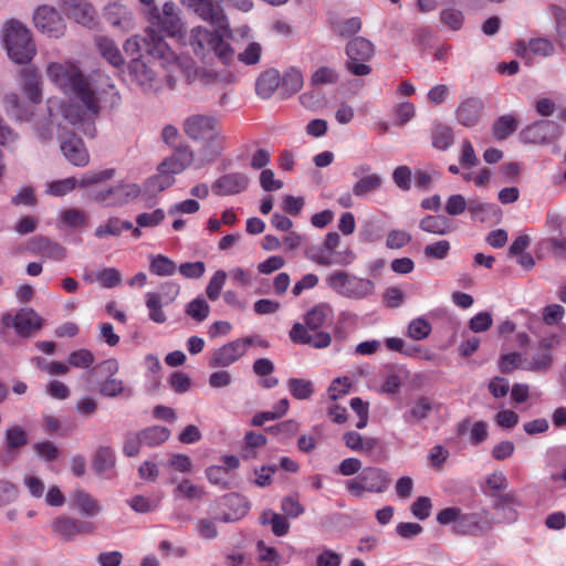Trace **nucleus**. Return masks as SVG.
Wrapping results in <instances>:
<instances>
[{
    "mask_svg": "<svg viewBox=\"0 0 566 566\" xmlns=\"http://www.w3.org/2000/svg\"><path fill=\"white\" fill-rule=\"evenodd\" d=\"M287 387L291 395L298 400L308 399L314 392L313 382L302 378H290Z\"/></svg>",
    "mask_w": 566,
    "mask_h": 566,
    "instance_id": "obj_48",
    "label": "nucleus"
},
{
    "mask_svg": "<svg viewBox=\"0 0 566 566\" xmlns=\"http://www.w3.org/2000/svg\"><path fill=\"white\" fill-rule=\"evenodd\" d=\"M432 331L431 324L423 317L412 319L407 329V335L413 340L426 339Z\"/></svg>",
    "mask_w": 566,
    "mask_h": 566,
    "instance_id": "obj_54",
    "label": "nucleus"
},
{
    "mask_svg": "<svg viewBox=\"0 0 566 566\" xmlns=\"http://www.w3.org/2000/svg\"><path fill=\"white\" fill-rule=\"evenodd\" d=\"M115 465L114 451L108 447H101L94 457L93 467L97 472H106Z\"/></svg>",
    "mask_w": 566,
    "mask_h": 566,
    "instance_id": "obj_53",
    "label": "nucleus"
},
{
    "mask_svg": "<svg viewBox=\"0 0 566 566\" xmlns=\"http://www.w3.org/2000/svg\"><path fill=\"white\" fill-rule=\"evenodd\" d=\"M95 45L101 56L104 60H106L112 66L116 69H120L124 66V56L113 39L106 35H98L95 38Z\"/></svg>",
    "mask_w": 566,
    "mask_h": 566,
    "instance_id": "obj_30",
    "label": "nucleus"
},
{
    "mask_svg": "<svg viewBox=\"0 0 566 566\" xmlns=\"http://www.w3.org/2000/svg\"><path fill=\"white\" fill-rule=\"evenodd\" d=\"M139 432H140V437H142L144 446H148V447H156L158 444H161L170 436V431L167 428L161 427V426H153V427L146 428Z\"/></svg>",
    "mask_w": 566,
    "mask_h": 566,
    "instance_id": "obj_46",
    "label": "nucleus"
},
{
    "mask_svg": "<svg viewBox=\"0 0 566 566\" xmlns=\"http://www.w3.org/2000/svg\"><path fill=\"white\" fill-rule=\"evenodd\" d=\"M61 150L65 158L74 166L84 167L90 161V155L83 140L74 134L69 138L62 139Z\"/></svg>",
    "mask_w": 566,
    "mask_h": 566,
    "instance_id": "obj_27",
    "label": "nucleus"
},
{
    "mask_svg": "<svg viewBox=\"0 0 566 566\" xmlns=\"http://www.w3.org/2000/svg\"><path fill=\"white\" fill-rule=\"evenodd\" d=\"M181 61H189L190 67L188 70L176 71L174 67H170L168 73L166 74V82L169 88H175L178 82V78L184 75L186 80L191 82H198L201 86L222 91L227 85L234 82V76L232 73L228 71L217 72L212 69L207 67H197L192 59L187 56H178Z\"/></svg>",
    "mask_w": 566,
    "mask_h": 566,
    "instance_id": "obj_5",
    "label": "nucleus"
},
{
    "mask_svg": "<svg viewBox=\"0 0 566 566\" xmlns=\"http://www.w3.org/2000/svg\"><path fill=\"white\" fill-rule=\"evenodd\" d=\"M2 35L9 57L18 64H27L36 54V46L31 31L18 20L3 24Z\"/></svg>",
    "mask_w": 566,
    "mask_h": 566,
    "instance_id": "obj_4",
    "label": "nucleus"
},
{
    "mask_svg": "<svg viewBox=\"0 0 566 566\" xmlns=\"http://www.w3.org/2000/svg\"><path fill=\"white\" fill-rule=\"evenodd\" d=\"M562 135L560 126L553 120H539L524 130L523 136L532 143H549Z\"/></svg>",
    "mask_w": 566,
    "mask_h": 566,
    "instance_id": "obj_23",
    "label": "nucleus"
},
{
    "mask_svg": "<svg viewBox=\"0 0 566 566\" xmlns=\"http://www.w3.org/2000/svg\"><path fill=\"white\" fill-rule=\"evenodd\" d=\"M419 228L428 233L444 235L452 231V222L444 216L429 214L419 222Z\"/></svg>",
    "mask_w": 566,
    "mask_h": 566,
    "instance_id": "obj_37",
    "label": "nucleus"
},
{
    "mask_svg": "<svg viewBox=\"0 0 566 566\" xmlns=\"http://www.w3.org/2000/svg\"><path fill=\"white\" fill-rule=\"evenodd\" d=\"M52 534L64 542H72L80 535L93 534L95 524L87 521H78L67 515H59L51 522Z\"/></svg>",
    "mask_w": 566,
    "mask_h": 566,
    "instance_id": "obj_14",
    "label": "nucleus"
},
{
    "mask_svg": "<svg viewBox=\"0 0 566 566\" xmlns=\"http://www.w3.org/2000/svg\"><path fill=\"white\" fill-rule=\"evenodd\" d=\"M210 24L214 28L213 31L201 25L192 28L188 36V44L195 55L202 61L216 56L223 64L230 65L235 59V53L229 43L232 38L229 21Z\"/></svg>",
    "mask_w": 566,
    "mask_h": 566,
    "instance_id": "obj_2",
    "label": "nucleus"
},
{
    "mask_svg": "<svg viewBox=\"0 0 566 566\" xmlns=\"http://www.w3.org/2000/svg\"><path fill=\"white\" fill-rule=\"evenodd\" d=\"M281 84L287 94L298 92L303 86V75L301 71L295 67H291L284 73L281 78Z\"/></svg>",
    "mask_w": 566,
    "mask_h": 566,
    "instance_id": "obj_56",
    "label": "nucleus"
},
{
    "mask_svg": "<svg viewBox=\"0 0 566 566\" xmlns=\"http://www.w3.org/2000/svg\"><path fill=\"white\" fill-rule=\"evenodd\" d=\"M181 2L209 23L228 21L223 10L216 6L212 0H181Z\"/></svg>",
    "mask_w": 566,
    "mask_h": 566,
    "instance_id": "obj_25",
    "label": "nucleus"
},
{
    "mask_svg": "<svg viewBox=\"0 0 566 566\" xmlns=\"http://www.w3.org/2000/svg\"><path fill=\"white\" fill-rule=\"evenodd\" d=\"M389 485L388 473L378 467L364 468L355 478L345 482L347 492L356 497H361L365 493H384Z\"/></svg>",
    "mask_w": 566,
    "mask_h": 566,
    "instance_id": "obj_10",
    "label": "nucleus"
},
{
    "mask_svg": "<svg viewBox=\"0 0 566 566\" xmlns=\"http://www.w3.org/2000/svg\"><path fill=\"white\" fill-rule=\"evenodd\" d=\"M374 44L365 38L357 36L348 42L346 46V70L356 76H366L371 72L367 64L374 56Z\"/></svg>",
    "mask_w": 566,
    "mask_h": 566,
    "instance_id": "obj_12",
    "label": "nucleus"
},
{
    "mask_svg": "<svg viewBox=\"0 0 566 566\" xmlns=\"http://www.w3.org/2000/svg\"><path fill=\"white\" fill-rule=\"evenodd\" d=\"M74 506L88 517L98 515L102 511V505L90 493L84 490H77L72 496Z\"/></svg>",
    "mask_w": 566,
    "mask_h": 566,
    "instance_id": "obj_36",
    "label": "nucleus"
},
{
    "mask_svg": "<svg viewBox=\"0 0 566 566\" xmlns=\"http://www.w3.org/2000/svg\"><path fill=\"white\" fill-rule=\"evenodd\" d=\"M193 160V153L188 147L178 148L170 157L166 158L158 167L172 177L182 172Z\"/></svg>",
    "mask_w": 566,
    "mask_h": 566,
    "instance_id": "obj_29",
    "label": "nucleus"
},
{
    "mask_svg": "<svg viewBox=\"0 0 566 566\" xmlns=\"http://www.w3.org/2000/svg\"><path fill=\"white\" fill-rule=\"evenodd\" d=\"M98 391L102 396L109 398H114L120 395H132V390L126 388L120 379L113 377H107L106 380L101 382Z\"/></svg>",
    "mask_w": 566,
    "mask_h": 566,
    "instance_id": "obj_49",
    "label": "nucleus"
},
{
    "mask_svg": "<svg viewBox=\"0 0 566 566\" xmlns=\"http://www.w3.org/2000/svg\"><path fill=\"white\" fill-rule=\"evenodd\" d=\"M439 406L429 397H418L411 405L403 419L408 423H418L426 420L432 411H437Z\"/></svg>",
    "mask_w": 566,
    "mask_h": 566,
    "instance_id": "obj_31",
    "label": "nucleus"
},
{
    "mask_svg": "<svg viewBox=\"0 0 566 566\" xmlns=\"http://www.w3.org/2000/svg\"><path fill=\"white\" fill-rule=\"evenodd\" d=\"M147 29H154L155 33H163L179 41L186 39V24L181 18V10L172 2L167 1L161 8L151 6L146 10Z\"/></svg>",
    "mask_w": 566,
    "mask_h": 566,
    "instance_id": "obj_7",
    "label": "nucleus"
},
{
    "mask_svg": "<svg viewBox=\"0 0 566 566\" xmlns=\"http://www.w3.org/2000/svg\"><path fill=\"white\" fill-rule=\"evenodd\" d=\"M130 76L146 92L160 88V80L155 72L140 59H133L129 65Z\"/></svg>",
    "mask_w": 566,
    "mask_h": 566,
    "instance_id": "obj_21",
    "label": "nucleus"
},
{
    "mask_svg": "<svg viewBox=\"0 0 566 566\" xmlns=\"http://www.w3.org/2000/svg\"><path fill=\"white\" fill-rule=\"evenodd\" d=\"M60 8L69 19L83 27L96 25V11L86 0H60Z\"/></svg>",
    "mask_w": 566,
    "mask_h": 566,
    "instance_id": "obj_16",
    "label": "nucleus"
},
{
    "mask_svg": "<svg viewBox=\"0 0 566 566\" xmlns=\"http://www.w3.org/2000/svg\"><path fill=\"white\" fill-rule=\"evenodd\" d=\"M28 442L27 432L23 428L14 426L6 431V444L9 450L19 449Z\"/></svg>",
    "mask_w": 566,
    "mask_h": 566,
    "instance_id": "obj_62",
    "label": "nucleus"
},
{
    "mask_svg": "<svg viewBox=\"0 0 566 566\" xmlns=\"http://www.w3.org/2000/svg\"><path fill=\"white\" fill-rule=\"evenodd\" d=\"M553 365V355L546 349L538 347V350L530 357H524L523 370L545 374Z\"/></svg>",
    "mask_w": 566,
    "mask_h": 566,
    "instance_id": "obj_35",
    "label": "nucleus"
},
{
    "mask_svg": "<svg viewBox=\"0 0 566 566\" xmlns=\"http://www.w3.org/2000/svg\"><path fill=\"white\" fill-rule=\"evenodd\" d=\"M49 80L76 104L61 107L63 117L76 125L96 117L103 107L118 105L120 95L108 75L96 72L86 77L73 61L51 62L46 66Z\"/></svg>",
    "mask_w": 566,
    "mask_h": 566,
    "instance_id": "obj_1",
    "label": "nucleus"
},
{
    "mask_svg": "<svg viewBox=\"0 0 566 566\" xmlns=\"http://www.w3.org/2000/svg\"><path fill=\"white\" fill-rule=\"evenodd\" d=\"M494 523L495 521L486 510L475 513H463L459 524V534L481 536L490 532Z\"/></svg>",
    "mask_w": 566,
    "mask_h": 566,
    "instance_id": "obj_17",
    "label": "nucleus"
},
{
    "mask_svg": "<svg viewBox=\"0 0 566 566\" xmlns=\"http://www.w3.org/2000/svg\"><path fill=\"white\" fill-rule=\"evenodd\" d=\"M124 51L134 59H139L143 52L159 60L160 65L168 73L170 67L176 71L188 70L191 66L189 61H181L171 50L164 38L155 33L154 29H146V35H133L124 43Z\"/></svg>",
    "mask_w": 566,
    "mask_h": 566,
    "instance_id": "obj_3",
    "label": "nucleus"
},
{
    "mask_svg": "<svg viewBox=\"0 0 566 566\" xmlns=\"http://www.w3.org/2000/svg\"><path fill=\"white\" fill-rule=\"evenodd\" d=\"M149 270L158 276H170L175 274L177 265L164 254H151L149 255Z\"/></svg>",
    "mask_w": 566,
    "mask_h": 566,
    "instance_id": "obj_44",
    "label": "nucleus"
},
{
    "mask_svg": "<svg viewBox=\"0 0 566 566\" xmlns=\"http://www.w3.org/2000/svg\"><path fill=\"white\" fill-rule=\"evenodd\" d=\"M227 273L223 270H218L212 277L210 279L207 287L206 294L210 301L218 300L220 292L226 283Z\"/></svg>",
    "mask_w": 566,
    "mask_h": 566,
    "instance_id": "obj_64",
    "label": "nucleus"
},
{
    "mask_svg": "<svg viewBox=\"0 0 566 566\" xmlns=\"http://www.w3.org/2000/svg\"><path fill=\"white\" fill-rule=\"evenodd\" d=\"M281 84V77L277 71L269 70L260 75L256 81V93L262 98H269Z\"/></svg>",
    "mask_w": 566,
    "mask_h": 566,
    "instance_id": "obj_39",
    "label": "nucleus"
},
{
    "mask_svg": "<svg viewBox=\"0 0 566 566\" xmlns=\"http://www.w3.org/2000/svg\"><path fill=\"white\" fill-rule=\"evenodd\" d=\"M339 244V234L337 232H328L319 245L312 247L305 251V256L322 266H347L356 260V254L350 248L338 250Z\"/></svg>",
    "mask_w": 566,
    "mask_h": 566,
    "instance_id": "obj_8",
    "label": "nucleus"
},
{
    "mask_svg": "<svg viewBox=\"0 0 566 566\" xmlns=\"http://www.w3.org/2000/svg\"><path fill=\"white\" fill-rule=\"evenodd\" d=\"M34 27L49 38L59 39L64 35L66 24L60 12L50 6H40L33 13Z\"/></svg>",
    "mask_w": 566,
    "mask_h": 566,
    "instance_id": "obj_15",
    "label": "nucleus"
},
{
    "mask_svg": "<svg viewBox=\"0 0 566 566\" xmlns=\"http://www.w3.org/2000/svg\"><path fill=\"white\" fill-rule=\"evenodd\" d=\"M130 229H133L130 221L122 220L118 217H111L95 229L94 235L98 239L119 237L124 231H129Z\"/></svg>",
    "mask_w": 566,
    "mask_h": 566,
    "instance_id": "obj_34",
    "label": "nucleus"
},
{
    "mask_svg": "<svg viewBox=\"0 0 566 566\" xmlns=\"http://www.w3.org/2000/svg\"><path fill=\"white\" fill-rule=\"evenodd\" d=\"M450 250V242L448 240H440L426 245L423 249V254L429 259L443 260L449 255Z\"/></svg>",
    "mask_w": 566,
    "mask_h": 566,
    "instance_id": "obj_63",
    "label": "nucleus"
},
{
    "mask_svg": "<svg viewBox=\"0 0 566 566\" xmlns=\"http://www.w3.org/2000/svg\"><path fill=\"white\" fill-rule=\"evenodd\" d=\"M244 355V344L237 338L213 350L209 359V366L211 368H227Z\"/></svg>",
    "mask_w": 566,
    "mask_h": 566,
    "instance_id": "obj_18",
    "label": "nucleus"
},
{
    "mask_svg": "<svg viewBox=\"0 0 566 566\" xmlns=\"http://www.w3.org/2000/svg\"><path fill=\"white\" fill-rule=\"evenodd\" d=\"M325 285L336 295L361 301L375 294L376 284L367 277H361L344 270H334L325 277Z\"/></svg>",
    "mask_w": 566,
    "mask_h": 566,
    "instance_id": "obj_6",
    "label": "nucleus"
},
{
    "mask_svg": "<svg viewBox=\"0 0 566 566\" xmlns=\"http://www.w3.org/2000/svg\"><path fill=\"white\" fill-rule=\"evenodd\" d=\"M509 481L506 475L502 471H494L486 476L483 491L488 496L495 499L496 495H501V492L505 491Z\"/></svg>",
    "mask_w": 566,
    "mask_h": 566,
    "instance_id": "obj_45",
    "label": "nucleus"
},
{
    "mask_svg": "<svg viewBox=\"0 0 566 566\" xmlns=\"http://www.w3.org/2000/svg\"><path fill=\"white\" fill-rule=\"evenodd\" d=\"M31 251L53 261H63L66 255V249L55 241L48 238H38L31 244Z\"/></svg>",
    "mask_w": 566,
    "mask_h": 566,
    "instance_id": "obj_32",
    "label": "nucleus"
},
{
    "mask_svg": "<svg viewBox=\"0 0 566 566\" xmlns=\"http://www.w3.org/2000/svg\"><path fill=\"white\" fill-rule=\"evenodd\" d=\"M343 441L347 448L356 452H371L377 446V439L364 438L356 431H348L343 436Z\"/></svg>",
    "mask_w": 566,
    "mask_h": 566,
    "instance_id": "obj_40",
    "label": "nucleus"
},
{
    "mask_svg": "<svg viewBox=\"0 0 566 566\" xmlns=\"http://www.w3.org/2000/svg\"><path fill=\"white\" fill-rule=\"evenodd\" d=\"M522 502L514 490L504 492L496 495L493 501L492 507L501 514L499 522L513 523L517 520L518 513L516 507L521 506Z\"/></svg>",
    "mask_w": 566,
    "mask_h": 566,
    "instance_id": "obj_22",
    "label": "nucleus"
},
{
    "mask_svg": "<svg viewBox=\"0 0 566 566\" xmlns=\"http://www.w3.org/2000/svg\"><path fill=\"white\" fill-rule=\"evenodd\" d=\"M249 186V178L242 172H230L219 177L211 186L218 196H233L244 191Z\"/></svg>",
    "mask_w": 566,
    "mask_h": 566,
    "instance_id": "obj_20",
    "label": "nucleus"
},
{
    "mask_svg": "<svg viewBox=\"0 0 566 566\" xmlns=\"http://www.w3.org/2000/svg\"><path fill=\"white\" fill-rule=\"evenodd\" d=\"M77 186V179L69 177L46 184V193L53 197H62L71 192Z\"/></svg>",
    "mask_w": 566,
    "mask_h": 566,
    "instance_id": "obj_55",
    "label": "nucleus"
},
{
    "mask_svg": "<svg viewBox=\"0 0 566 566\" xmlns=\"http://www.w3.org/2000/svg\"><path fill=\"white\" fill-rule=\"evenodd\" d=\"M61 221L71 228H84L88 224V216L84 210L70 208L61 211Z\"/></svg>",
    "mask_w": 566,
    "mask_h": 566,
    "instance_id": "obj_52",
    "label": "nucleus"
},
{
    "mask_svg": "<svg viewBox=\"0 0 566 566\" xmlns=\"http://www.w3.org/2000/svg\"><path fill=\"white\" fill-rule=\"evenodd\" d=\"M368 165L355 167L353 175L357 181L353 186V195L365 197L368 193L377 191L382 185V178L378 174H371Z\"/></svg>",
    "mask_w": 566,
    "mask_h": 566,
    "instance_id": "obj_19",
    "label": "nucleus"
},
{
    "mask_svg": "<svg viewBox=\"0 0 566 566\" xmlns=\"http://www.w3.org/2000/svg\"><path fill=\"white\" fill-rule=\"evenodd\" d=\"M142 193L139 185L129 181H119L113 187L92 191L91 198L98 205L107 208H118L128 205Z\"/></svg>",
    "mask_w": 566,
    "mask_h": 566,
    "instance_id": "obj_11",
    "label": "nucleus"
},
{
    "mask_svg": "<svg viewBox=\"0 0 566 566\" xmlns=\"http://www.w3.org/2000/svg\"><path fill=\"white\" fill-rule=\"evenodd\" d=\"M114 175H115V170L112 168L99 170V171H88V172L84 174L80 180H77V186L83 188V187H88L92 185L105 182V181L112 179L114 177Z\"/></svg>",
    "mask_w": 566,
    "mask_h": 566,
    "instance_id": "obj_60",
    "label": "nucleus"
},
{
    "mask_svg": "<svg viewBox=\"0 0 566 566\" xmlns=\"http://www.w3.org/2000/svg\"><path fill=\"white\" fill-rule=\"evenodd\" d=\"M185 134L192 140L202 142L208 147L221 150L224 144L219 120L208 114H193L188 116L182 124Z\"/></svg>",
    "mask_w": 566,
    "mask_h": 566,
    "instance_id": "obj_9",
    "label": "nucleus"
},
{
    "mask_svg": "<svg viewBox=\"0 0 566 566\" xmlns=\"http://www.w3.org/2000/svg\"><path fill=\"white\" fill-rule=\"evenodd\" d=\"M290 337L294 343L308 344L314 348H325L331 344V335L325 332H310L304 325L295 323L290 331Z\"/></svg>",
    "mask_w": 566,
    "mask_h": 566,
    "instance_id": "obj_24",
    "label": "nucleus"
},
{
    "mask_svg": "<svg viewBox=\"0 0 566 566\" xmlns=\"http://www.w3.org/2000/svg\"><path fill=\"white\" fill-rule=\"evenodd\" d=\"M160 503V497H146L136 495L128 501V505L137 513H149L155 511Z\"/></svg>",
    "mask_w": 566,
    "mask_h": 566,
    "instance_id": "obj_61",
    "label": "nucleus"
},
{
    "mask_svg": "<svg viewBox=\"0 0 566 566\" xmlns=\"http://www.w3.org/2000/svg\"><path fill=\"white\" fill-rule=\"evenodd\" d=\"M260 521L263 525H270L272 533L276 536H284L290 530L286 517L271 510L264 511L260 516Z\"/></svg>",
    "mask_w": 566,
    "mask_h": 566,
    "instance_id": "obj_43",
    "label": "nucleus"
},
{
    "mask_svg": "<svg viewBox=\"0 0 566 566\" xmlns=\"http://www.w3.org/2000/svg\"><path fill=\"white\" fill-rule=\"evenodd\" d=\"M44 319L31 307L20 308L13 316L6 313L1 316L3 327H13L21 337H29L39 332L43 326Z\"/></svg>",
    "mask_w": 566,
    "mask_h": 566,
    "instance_id": "obj_13",
    "label": "nucleus"
},
{
    "mask_svg": "<svg viewBox=\"0 0 566 566\" xmlns=\"http://www.w3.org/2000/svg\"><path fill=\"white\" fill-rule=\"evenodd\" d=\"M332 313L333 308L327 303H319L315 305L305 315V327L310 331L318 329L332 316Z\"/></svg>",
    "mask_w": 566,
    "mask_h": 566,
    "instance_id": "obj_38",
    "label": "nucleus"
},
{
    "mask_svg": "<svg viewBox=\"0 0 566 566\" xmlns=\"http://www.w3.org/2000/svg\"><path fill=\"white\" fill-rule=\"evenodd\" d=\"M22 88L28 98L33 103L41 99V78L35 67H25L21 71Z\"/></svg>",
    "mask_w": 566,
    "mask_h": 566,
    "instance_id": "obj_33",
    "label": "nucleus"
},
{
    "mask_svg": "<svg viewBox=\"0 0 566 566\" xmlns=\"http://www.w3.org/2000/svg\"><path fill=\"white\" fill-rule=\"evenodd\" d=\"M459 165L464 169H470L479 165L480 159L474 147L469 139H463L459 146Z\"/></svg>",
    "mask_w": 566,
    "mask_h": 566,
    "instance_id": "obj_50",
    "label": "nucleus"
},
{
    "mask_svg": "<svg viewBox=\"0 0 566 566\" xmlns=\"http://www.w3.org/2000/svg\"><path fill=\"white\" fill-rule=\"evenodd\" d=\"M145 304L148 310L149 319L157 323L164 324L167 321V316L163 310L165 302L163 296L155 292H147L145 295Z\"/></svg>",
    "mask_w": 566,
    "mask_h": 566,
    "instance_id": "obj_42",
    "label": "nucleus"
},
{
    "mask_svg": "<svg viewBox=\"0 0 566 566\" xmlns=\"http://www.w3.org/2000/svg\"><path fill=\"white\" fill-rule=\"evenodd\" d=\"M483 108L484 105L480 98H467L457 108V119L465 127L475 126L483 114Z\"/></svg>",
    "mask_w": 566,
    "mask_h": 566,
    "instance_id": "obj_28",
    "label": "nucleus"
},
{
    "mask_svg": "<svg viewBox=\"0 0 566 566\" xmlns=\"http://www.w3.org/2000/svg\"><path fill=\"white\" fill-rule=\"evenodd\" d=\"M338 81V73L329 66L318 67L311 76L312 86L335 84Z\"/></svg>",
    "mask_w": 566,
    "mask_h": 566,
    "instance_id": "obj_59",
    "label": "nucleus"
},
{
    "mask_svg": "<svg viewBox=\"0 0 566 566\" xmlns=\"http://www.w3.org/2000/svg\"><path fill=\"white\" fill-rule=\"evenodd\" d=\"M105 19L115 29L128 32L135 28V18L132 10L118 3H109L105 8Z\"/></svg>",
    "mask_w": 566,
    "mask_h": 566,
    "instance_id": "obj_26",
    "label": "nucleus"
},
{
    "mask_svg": "<svg viewBox=\"0 0 566 566\" xmlns=\"http://www.w3.org/2000/svg\"><path fill=\"white\" fill-rule=\"evenodd\" d=\"M175 182V177L170 174H166L164 169L160 167L157 168V174L148 178L144 184V190L148 195L158 193L169 187H171Z\"/></svg>",
    "mask_w": 566,
    "mask_h": 566,
    "instance_id": "obj_41",
    "label": "nucleus"
},
{
    "mask_svg": "<svg viewBox=\"0 0 566 566\" xmlns=\"http://www.w3.org/2000/svg\"><path fill=\"white\" fill-rule=\"evenodd\" d=\"M210 313V306L202 297H197L188 303L186 314L197 322L205 321Z\"/></svg>",
    "mask_w": 566,
    "mask_h": 566,
    "instance_id": "obj_58",
    "label": "nucleus"
},
{
    "mask_svg": "<svg viewBox=\"0 0 566 566\" xmlns=\"http://www.w3.org/2000/svg\"><path fill=\"white\" fill-rule=\"evenodd\" d=\"M258 560L263 566H280L282 557L280 553L271 546L265 545L263 541L256 543Z\"/></svg>",
    "mask_w": 566,
    "mask_h": 566,
    "instance_id": "obj_51",
    "label": "nucleus"
},
{
    "mask_svg": "<svg viewBox=\"0 0 566 566\" xmlns=\"http://www.w3.org/2000/svg\"><path fill=\"white\" fill-rule=\"evenodd\" d=\"M431 138L434 148L447 150L453 144L452 128L442 124L436 125Z\"/></svg>",
    "mask_w": 566,
    "mask_h": 566,
    "instance_id": "obj_47",
    "label": "nucleus"
},
{
    "mask_svg": "<svg viewBox=\"0 0 566 566\" xmlns=\"http://www.w3.org/2000/svg\"><path fill=\"white\" fill-rule=\"evenodd\" d=\"M517 128V122L512 116H502L493 125V135L497 140L505 139Z\"/></svg>",
    "mask_w": 566,
    "mask_h": 566,
    "instance_id": "obj_57",
    "label": "nucleus"
}]
</instances>
